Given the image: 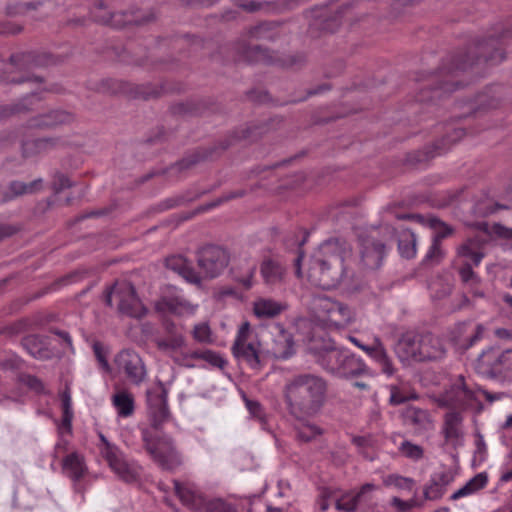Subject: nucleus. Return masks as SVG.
I'll list each match as a JSON object with an SVG mask.
<instances>
[{
  "label": "nucleus",
  "instance_id": "nucleus-1",
  "mask_svg": "<svg viewBox=\"0 0 512 512\" xmlns=\"http://www.w3.org/2000/svg\"><path fill=\"white\" fill-rule=\"evenodd\" d=\"M146 396L150 427L141 429L143 447L161 469L174 471L182 465V456L172 437L159 434L162 425L170 417L168 391L159 382L156 387L147 390Z\"/></svg>",
  "mask_w": 512,
  "mask_h": 512
},
{
  "label": "nucleus",
  "instance_id": "nucleus-2",
  "mask_svg": "<svg viewBox=\"0 0 512 512\" xmlns=\"http://www.w3.org/2000/svg\"><path fill=\"white\" fill-rule=\"evenodd\" d=\"M282 393L288 414L297 421H306L323 409L328 381L314 373L297 374L285 382Z\"/></svg>",
  "mask_w": 512,
  "mask_h": 512
},
{
  "label": "nucleus",
  "instance_id": "nucleus-3",
  "mask_svg": "<svg viewBox=\"0 0 512 512\" xmlns=\"http://www.w3.org/2000/svg\"><path fill=\"white\" fill-rule=\"evenodd\" d=\"M351 253L345 240L335 238L324 241L310 258L309 281L325 290L337 287L348 277L346 261Z\"/></svg>",
  "mask_w": 512,
  "mask_h": 512
},
{
  "label": "nucleus",
  "instance_id": "nucleus-4",
  "mask_svg": "<svg viewBox=\"0 0 512 512\" xmlns=\"http://www.w3.org/2000/svg\"><path fill=\"white\" fill-rule=\"evenodd\" d=\"M309 353L315 362L328 374L340 378L351 379L361 376H372V372L364 360L350 350L337 347L328 338L313 337L308 346Z\"/></svg>",
  "mask_w": 512,
  "mask_h": 512
},
{
  "label": "nucleus",
  "instance_id": "nucleus-5",
  "mask_svg": "<svg viewBox=\"0 0 512 512\" xmlns=\"http://www.w3.org/2000/svg\"><path fill=\"white\" fill-rule=\"evenodd\" d=\"M271 122L272 121H265L241 127L229 135L227 139L221 141L219 145H214L207 148H199L168 169L162 171V173H173L178 177V175L183 171L192 168L198 163L214 159L215 157L219 156L221 152L225 151L238 141H256L262 135L268 133L271 130Z\"/></svg>",
  "mask_w": 512,
  "mask_h": 512
},
{
  "label": "nucleus",
  "instance_id": "nucleus-6",
  "mask_svg": "<svg viewBox=\"0 0 512 512\" xmlns=\"http://www.w3.org/2000/svg\"><path fill=\"white\" fill-rule=\"evenodd\" d=\"M395 353L402 362L436 361L446 354L443 341L431 334L406 333L396 343Z\"/></svg>",
  "mask_w": 512,
  "mask_h": 512
},
{
  "label": "nucleus",
  "instance_id": "nucleus-7",
  "mask_svg": "<svg viewBox=\"0 0 512 512\" xmlns=\"http://www.w3.org/2000/svg\"><path fill=\"white\" fill-rule=\"evenodd\" d=\"M487 239L480 235L468 237L456 248L453 268L458 272L461 281L470 286L480 282L474 268L478 267L485 257L484 248Z\"/></svg>",
  "mask_w": 512,
  "mask_h": 512
},
{
  "label": "nucleus",
  "instance_id": "nucleus-8",
  "mask_svg": "<svg viewBox=\"0 0 512 512\" xmlns=\"http://www.w3.org/2000/svg\"><path fill=\"white\" fill-rule=\"evenodd\" d=\"M507 37L508 34L503 33L498 38L489 36L484 41L475 43L469 47L466 54L452 59L451 67L447 69V73L465 71L480 60L491 62L492 64L500 63L504 59L501 46L505 43Z\"/></svg>",
  "mask_w": 512,
  "mask_h": 512
},
{
  "label": "nucleus",
  "instance_id": "nucleus-9",
  "mask_svg": "<svg viewBox=\"0 0 512 512\" xmlns=\"http://www.w3.org/2000/svg\"><path fill=\"white\" fill-rule=\"evenodd\" d=\"M475 371L487 379L512 381V349L489 347L483 350L476 359Z\"/></svg>",
  "mask_w": 512,
  "mask_h": 512
},
{
  "label": "nucleus",
  "instance_id": "nucleus-10",
  "mask_svg": "<svg viewBox=\"0 0 512 512\" xmlns=\"http://www.w3.org/2000/svg\"><path fill=\"white\" fill-rule=\"evenodd\" d=\"M174 490L183 505L191 510L206 512H237L230 504L221 499L206 502L199 488L190 482L173 480Z\"/></svg>",
  "mask_w": 512,
  "mask_h": 512
},
{
  "label": "nucleus",
  "instance_id": "nucleus-11",
  "mask_svg": "<svg viewBox=\"0 0 512 512\" xmlns=\"http://www.w3.org/2000/svg\"><path fill=\"white\" fill-rule=\"evenodd\" d=\"M195 255L199 268L197 272L202 277V281L220 276L230 262V253L219 245H204L196 251Z\"/></svg>",
  "mask_w": 512,
  "mask_h": 512
},
{
  "label": "nucleus",
  "instance_id": "nucleus-12",
  "mask_svg": "<svg viewBox=\"0 0 512 512\" xmlns=\"http://www.w3.org/2000/svg\"><path fill=\"white\" fill-rule=\"evenodd\" d=\"M92 15L96 22L115 28H122L126 25H144L154 19L152 13H141L139 10L111 13L107 11L103 1L95 4Z\"/></svg>",
  "mask_w": 512,
  "mask_h": 512
},
{
  "label": "nucleus",
  "instance_id": "nucleus-13",
  "mask_svg": "<svg viewBox=\"0 0 512 512\" xmlns=\"http://www.w3.org/2000/svg\"><path fill=\"white\" fill-rule=\"evenodd\" d=\"M249 333V322L242 323L231 347V351L237 360L245 362L251 369L261 370L265 361L259 350L260 344L248 342Z\"/></svg>",
  "mask_w": 512,
  "mask_h": 512
},
{
  "label": "nucleus",
  "instance_id": "nucleus-14",
  "mask_svg": "<svg viewBox=\"0 0 512 512\" xmlns=\"http://www.w3.org/2000/svg\"><path fill=\"white\" fill-rule=\"evenodd\" d=\"M316 308L318 310V317L330 327L344 328L352 321L350 308L339 301L327 297L319 298Z\"/></svg>",
  "mask_w": 512,
  "mask_h": 512
},
{
  "label": "nucleus",
  "instance_id": "nucleus-15",
  "mask_svg": "<svg viewBox=\"0 0 512 512\" xmlns=\"http://www.w3.org/2000/svg\"><path fill=\"white\" fill-rule=\"evenodd\" d=\"M115 296L118 298V311L132 318H142L147 314L135 287L130 282L116 283Z\"/></svg>",
  "mask_w": 512,
  "mask_h": 512
},
{
  "label": "nucleus",
  "instance_id": "nucleus-16",
  "mask_svg": "<svg viewBox=\"0 0 512 512\" xmlns=\"http://www.w3.org/2000/svg\"><path fill=\"white\" fill-rule=\"evenodd\" d=\"M114 361L132 384L139 385L145 380L147 373L144 362L135 351L124 349L116 355Z\"/></svg>",
  "mask_w": 512,
  "mask_h": 512
},
{
  "label": "nucleus",
  "instance_id": "nucleus-17",
  "mask_svg": "<svg viewBox=\"0 0 512 512\" xmlns=\"http://www.w3.org/2000/svg\"><path fill=\"white\" fill-rule=\"evenodd\" d=\"M105 454V460L120 479L127 483L138 480L140 476V466L135 462L127 461L119 448H108Z\"/></svg>",
  "mask_w": 512,
  "mask_h": 512
},
{
  "label": "nucleus",
  "instance_id": "nucleus-18",
  "mask_svg": "<svg viewBox=\"0 0 512 512\" xmlns=\"http://www.w3.org/2000/svg\"><path fill=\"white\" fill-rule=\"evenodd\" d=\"M105 454V460L120 479L127 483L138 480L140 476V466L135 462L127 461L119 448H108Z\"/></svg>",
  "mask_w": 512,
  "mask_h": 512
},
{
  "label": "nucleus",
  "instance_id": "nucleus-19",
  "mask_svg": "<svg viewBox=\"0 0 512 512\" xmlns=\"http://www.w3.org/2000/svg\"><path fill=\"white\" fill-rule=\"evenodd\" d=\"M443 400L449 407L466 409L471 407L477 398L475 392L468 388L464 377L460 375L445 392Z\"/></svg>",
  "mask_w": 512,
  "mask_h": 512
},
{
  "label": "nucleus",
  "instance_id": "nucleus-20",
  "mask_svg": "<svg viewBox=\"0 0 512 512\" xmlns=\"http://www.w3.org/2000/svg\"><path fill=\"white\" fill-rule=\"evenodd\" d=\"M67 146L68 141L61 136L36 138L22 143V155L25 158H30L60 150Z\"/></svg>",
  "mask_w": 512,
  "mask_h": 512
},
{
  "label": "nucleus",
  "instance_id": "nucleus-21",
  "mask_svg": "<svg viewBox=\"0 0 512 512\" xmlns=\"http://www.w3.org/2000/svg\"><path fill=\"white\" fill-rule=\"evenodd\" d=\"M385 244L375 237L368 235L360 239V254L363 264L369 269L381 266L385 256Z\"/></svg>",
  "mask_w": 512,
  "mask_h": 512
},
{
  "label": "nucleus",
  "instance_id": "nucleus-22",
  "mask_svg": "<svg viewBox=\"0 0 512 512\" xmlns=\"http://www.w3.org/2000/svg\"><path fill=\"white\" fill-rule=\"evenodd\" d=\"M233 49L237 55L236 59L238 61H244L248 63L273 62V57L270 55L267 49H264L259 45L249 44L246 38H239L234 43Z\"/></svg>",
  "mask_w": 512,
  "mask_h": 512
},
{
  "label": "nucleus",
  "instance_id": "nucleus-23",
  "mask_svg": "<svg viewBox=\"0 0 512 512\" xmlns=\"http://www.w3.org/2000/svg\"><path fill=\"white\" fill-rule=\"evenodd\" d=\"M75 120L73 113L66 110H51L47 113L32 117L28 121L30 128L53 129L61 125H67Z\"/></svg>",
  "mask_w": 512,
  "mask_h": 512
},
{
  "label": "nucleus",
  "instance_id": "nucleus-24",
  "mask_svg": "<svg viewBox=\"0 0 512 512\" xmlns=\"http://www.w3.org/2000/svg\"><path fill=\"white\" fill-rule=\"evenodd\" d=\"M158 312H169L177 316L192 315L197 305L180 295L162 297L155 304Z\"/></svg>",
  "mask_w": 512,
  "mask_h": 512
},
{
  "label": "nucleus",
  "instance_id": "nucleus-25",
  "mask_svg": "<svg viewBox=\"0 0 512 512\" xmlns=\"http://www.w3.org/2000/svg\"><path fill=\"white\" fill-rule=\"evenodd\" d=\"M166 267L183 277L188 283L198 287L202 286V277L194 269L191 262L181 255L166 258Z\"/></svg>",
  "mask_w": 512,
  "mask_h": 512
},
{
  "label": "nucleus",
  "instance_id": "nucleus-26",
  "mask_svg": "<svg viewBox=\"0 0 512 512\" xmlns=\"http://www.w3.org/2000/svg\"><path fill=\"white\" fill-rule=\"evenodd\" d=\"M452 480L453 476L448 471L433 473L429 482L424 486V500L435 501L441 499Z\"/></svg>",
  "mask_w": 512,
  "mask_h": 512
},
{
  "label": "nucleus",
  "instance_id": "nucleus-27",
  "mask_svg": "<svg viewBox=\"0 0 512 512\" xmlns=\"http://www.w3.org/2000/svg\"><path fill=\"white\" fill-rule=\"evenodd\" d=\"M378 489L379 487L373 483H365L355 493L358 507L363 512H384L374 497V492Z\"/></svg>",
  "mask_w": 512,
  "mask_h": 512
},
{
  "label": "nucleus",
  "instance_id": "nucleus-28",
  "mask_svg": "<svg viewBox=\"0 0 512 512\" xmlns=\"http://www.w3.org/2000/svg\"><path fill=\"white\" fill-rule=\"evenodd\" d=\"M112 405L117 411L118 416L127 418L133 415L135 410V401L132 393L126 389H117L111 398Z\"/></svg>",
  "mask_w": 512,
  "mask_h": 512
},
{
  "label": "nucleus",
  "instance_id": "nucleus-29",
  "mask_svg": "<svg viewBox=\"0 0 512 512\" xmlns=\"http://www.w3.org/2000/svg\"><path fill=\"white\" fill-rule=\"evenodd\" d=\"M62 470L63 473L73 481H79L84 476L87 469L83 457L73 452L64 457Z\"/></svg>",
  "mask_w": 512,
  "mask_h": 512
},
{
  "label": "nucleus",
  "instance_id": "nucleus-30",
  "mask_svg": "<svg viewBox=\"0 0 512 512\" xmlns=\"http://www.w3.org/2000/svg\"><path fill=\"white\" fill-rule=\"evenodd\" d=\"M285 267L277 260L267 259L261 264V275L268 285H276L283 281Z\"/></svg>",
  "mask_w": 512,
  "mask_h": 512
},
{
  "label": "nucleus",
  "instance_id": "nucleus-31",
  "mask_svg": "<svg viewBox=\"0 0 512 512\" xmlns=\"http://www.w3.org/2000/svg\"><path fill=\"white\" fill-rule=\"evenodd\" d=\"M462 421L463 417L460 412L450 411L445 414L442 433L447 442L457 440L462 437Z\"/></svg>",
  "mask_w": 512,
  "mask_h": 512
},
{
  "label": "nucleus",
  "instance_id": "nucleus-32",
  "mask_svg": "<svg viewBox=\"0 0 512 512\" xmlns=\"http://www.w3.org/2000/svg\"><path fill=\"white\" fill-rule=\"evenodd\" d=\"M42 180L37 179L30 183L21 181H12L8 186V191L3 194L2 202L11 201L18 196L34 193L39 189Z\"/></svg>",
  "mask_w": 512,
  "mask_h": 512
},
{
  "label": "nucleus",
  "instance_id": "nucleus-33",
  "mask_svg": "<svg viewBox=\"0 0 512 512\" xmlns=\"http://www.w3.org/2000/svg\"><path fill=\"white\" fill-rule=\"evenodd\" d=\"M465 135V130L462 128L454 129L453 132L444 138L436 141L431 147H427L426 159L433 158L441 155L449 149L452 143L460 140Z\"/></svg>",
  "mask_w": 512,
  "mask_h": 512
},
{
  "label": "nucleus",
  "instance_id": "nucleus-34",
  "mask_svg": "<svg viewBox=\"0 0 512 512\" xmlns=\"http://www.w3.org/2000/svg\"><path fill=\"white\" fill-rule=\"evenodd\" d=\"M285 305L272 299H259L254 302V314L258 318H273L279 315L284 309Z\"/></svg>",
  "mask_w": 512,
  "mask_h": 512
},
{
  "label": "nucleus",
  "instance_id": "nucleus-35",
  "mask_svg": "<svg viewBox=\"0 0 512 512\" xmlns=\"http://www.w3.org/2000/svg\"><path fill=\"white\" fill-rule=\"evenodd\" d=\"M488 482V476L486 473H478L471 478L463 487L455 491L451 495L452 500L471 495L481 489H483Z\"/></svg>",
  "mask_w": 512,
  "mask_h": 512
},
{
  "label": "nucleus",
  "instance_id": "nucleus-36",
  "mask_svg": "<svg viewBox=\"0 0 512 512\" xmlns=\"http://www.w3.org/2000/svg\"><path fill=\"white\" fill-rule=\"evenodd\" d=\"M488 482V476L486 473H478L471 478L463 487L455 491L451 495L452 500L471 495L481 489H483Z\"/></svg>",
  "mask_w": 512,
  "mask_h": 512
},
{
  "label": "nucleus",
  "instance_id": "nucleus-37",
  "mask_svg": "<svg viewBox=\"0 0 512 512\" xmlns=\"http://www.w3.org/2000/svg\"><path fill=\"white\" fill-rule=\"evenodd\" d=\"M488 482V476L486 473H478L471 478L463 487L455 491L451 495L452 500L471 495L481 489H483Z\"/></svg>",
  "mask_w": 512,
  "mask_h": 512
},
{
  "label": "nucleus",
  "instance_id": "nucleus-38",
  "mask_svg": "<svg viewBox=\"0 0 512 512\" xmlns=\"http://www.w3.org/2000/svg\"><path fill=\"white\" fill-rule=\"evenodd\" d=\"M22 346L34 358L46 359L49 357V350L38 335H28L22 339Z\"/></svg>",
  "mask_w": 512,
  "mask_h": 512
},
{
  "label": "nucleus",
  "instance_id": "nucleus-39",
  "mask_svg": "<svg viewBox=\"0 0 512 512\" xmlns=\"http://www.w3.org/2000/svg\"><path fill=\"white\" fill-rule=\"evenodd\" d=\"M156 347L164 353H172L185 346L183 334L164 335L154 340Z\"/></svg>",
  "mask_w": 512,
  "mask_h": 512
},
{
  "label": "nucleus",
  "instance_id": "nucleus-40",
  "mask_svg": "<svg viewBox=\"0 0 512 512\" xmlns=\"http://www.w3.org/2000/svg\"><path fill=\"white\" fill-rule=\"evenodd\" d=\"M398 250L401 256L407 259L416 255V236L411 230L405 229L400 232Z\"/></svg>",
  "mask_w": 512,
  "mask_h": 512
},
{
  "label": "nucleus",
  "instance_id": "nucleus-41",
  "mask_svg": "<svg viewBox=\"0 0 512 512\" xmlns=\"http://www.w3.org/2000/svg\"><path fill=\"white\" fill-rule=\"evenodd\" d=\"M10 63L19 70L29 69L43 64V56L37 55L33 52L17 53L11 55Z\"/></svg>",
  "mask_w": 512,
  "mask_h": 512
},
{
  "label": "nucleus",
  "instance_id": "nucleus-42",
  "mask_svg": "<svg viewBox=\"0 0 512 512\" xmlns=\"http://www.w3.org/2000/svg\"><path fill=\"white\" fill-rule=\"evenodd\" d=\"M404 416L407 423L418 429H427L431 423L428 412L418 407H408Z\"/></svg>",
  "mask_w": 512,
  "mask_h": 512
},
{
  "label": "nucleus",
  "instance_id": "nucleus-43",
  "mask_svg": "<svg viewBox=\"0 0 512 512\" xmlns=\"http://www.w3.org/2000/svg\"><path fill=\"white\" fill-rule=\"evenodd\" d=\"M276 348L273 351V354L278 359H288L294 354L293 346V338L290 334L281 331L278 338L275 340Z\"/></svg>",
  "mask_w": 512,
  "mask_h": 512
},
{
  "label": "nucleus",
  "instance_id": "nucleus-44",
  "mask_svg": "<svg viewBox=\"0 0 512 512\" xmlns=\"http://www.w3.org/2000/svg\"><path fill=\"white\" fill-rule=\"evenodd\" d=\"M299 422L301 424L296 429V436L300 441L310 442L321 434V429L315 424L310 423L309 420Z\"/></svg>",
  "mask_w": 512,
  "mask_h": 512
},
{
  "label": "nucleus",
  "instance_id": "nucleus-45",
  "mask_svg": "<svg viewBox=\"0 0 512 512\" xmlns=\"http://www.w3.org/2000/svg\"><path fill=\"white\" fill-rule=\"evenodd\" d=\"M385 486H393L398 490L411 491L415 486V480L398 474H390L383 480Z\"/></svg>",
  "mask_w": 512,
  "mask_h": 512
},
{
  "label": "nucleus",
  "instance_id": "nucleus-46",
  "mask_svg": "<svg viewBox=\"0 0 512 512\" xmlns=\"http://www.w3.org/2000/svg\"><path fill=\"white\" fill-rule=\"evenodd\" d=\"M191 358L202 359L220 369H223L227 364L226 360L219 353L212 350L194 351L191 353Z\"/></svg>",
  "mask_w": 512,
  "mask_h": 512
},
{
  "label": "nucleus",
  "instance_id": "nucleus-47",
  "mask_svg": "<svg viewBox=\"0 0 512 512\" xmlns=\"http://www.w3.org/2000/svg\"><path fill=\"white\" fill-rule=\"evenodd\" d=\"M398 451L406 458L412 461H419L424 457V449L422 446L414 444L408 440H404L398 447Z\"/></svg>",
  "mask_w": 512,
  "mask_h": 512
},
{
  "label": "nucleus",
  "instance_id": "nucleus-48",
  "mask_svg": "<svg viewBox=\"0 0 512 512\" xmlns=\"http://www.w3.org/2000/svg\"><path fill=\"white\" fill-rule=\"evenodd\" d=\"M335 508L341 512H357L359 507L355 493L348 492L343 494L336 500Z\"/></svg>",
  "mask_w": 512,
  "mask_h": 512
},
{
  "label": "nucleus",
  "instance_id": "nucleus-49",
  "mask_svg": "<svg viewBox=\"0 0 512 512\" xmlns=\"http://www.w3.org/2000/svg\"><path fill=\"white\" fill-rule=\"evenodd\" d=\"M443 257L444 251L442 249V242L433 238L432 244L423 259V263L435 265L440 263Z\"/></svg>",
  "mask_w": 512,
  "mask_h": 512
},
{
  "label": "nucleus",
  "instance_id": "nucleus-50",
  "mask_svg": "<svg viewBox=\"0 0 512 512\" xmlns=\"http://www.w3.org/2000/svg\"><path fill=\"white\" fill-rule=\"evenodd\" d=\"M26 101H27V98H24L20 102H17L14 104L0 105V119L7 118V117H10L15 114L29 111Z\"/></svg>",
  "mask_w": 512,
  "mask_h": 512
},
{
  "label": "nucleus",
  "instance_id": "nucleus-51",
  "mask_svg": "<svg viewBox=\"0 0 512 512\" xmlns=\"http://www.w3.org/2000/svg\"><path fill=\"white\" fill-rule=\"evenodd\" d=\"M271 24L262 23L253 27H250L246 33L247 38L254 40H265L271 39L270 36Z\"/></svg>",
  "mask_w": 512,
  "mask_h": 512
},
{
  "label": "nucleus",
  "instance_id": "nucleus-52",
  "mask_svg": "<svg viewBox=\"0 0 512 512\" xmlns=\"http://www.w3.org/2000/svg\"><path fill=\"white\" fill-rule=\"evenodd\" d=\"M430 226L435 230L434 239L440 242L453 233V228L438 218H431Z\"/></svg>",
  "mask_w": 512,
  "mask_h": 512
},
{
  "label": "nucleus",
  "instance_id": "nucleus-53",
  "mask_svg": "<svg viewBox=\"0 0 512 512\" xmlns=\"http://www.w3.org/2000/svg\"><path fill=\"white\" fill-rule=\"evenodd\" d=\"M390 504L397 510V512H409L414 507H421L423 502L418 501L416 498L404 501L395 496L391 499Z\"/></svg>",
  "mask_w": 512,
  "mask_h": 512
},
{
  "label": "nucleus",
  "instance_id": "nucleus-54",
  "mask_svg": "<svg viewBox=\"0 0 512 512\" xmlns=\"http://www.w3.org/2000/svg\"><path fill=\"white\" fill-rule=\"evenodd\" d=\"M493 89L489 88L487 91L477 95L475 102L483 108H495L499 104V99L493 94Z\"/></svg>",
  "mask_w": 512,
  "mask_h": 512
},
{
  "label": "nucleus",
  "instance_id": "nucleus-55",
  "mask_svg": "<svg viewBox=\"0 0 512 512\" xmlns=\"http://www.w3.org/2000/svg\"><path fill=\"white\" fill-rule=\"evenodd\" d=\"M41 5H42L41 1L26 2V3H16L15 5H9L7 7V12H8L9 15L24 14L28 10H36Z\"/></svg>",
  "mask_w": 512,
  "mask_h": 512
},
{
  "label": "nucleus",
  "instance_id": "nucleus-56",
  "mask_svg": "<svg viewBox=\"0 0 512 512\" xmlns=\"http://www.w3.org/2000/svg\"><path fill=\"white\" fill-rule=\"evenodd\" d=\"M246 195V190L244 189H240V190H237V191H233V192H228V193H225L223 194L221 197L217 198L216 200L208 203L206 205V209H211V208H215L227 201H230V200H233V199H236V198H241L243 196Z\"/></svg>",
  "mask_w": 512,
  "mask_h": 512
},
{
  "label": "nucleus",
  "instance_id": "nucleus-57",
  "mask_svg": "<svg viewBox=\"0 0 512 512\" xmlns=\"http://www.w3.org/2000/svg\"><path fill=\"white\" fill-rule=\"evenodd\" d=\"M71 186L72 182L65 174L57 172L54 175L53 189L56 193H59L64 189L70 188Z\"/></svg>",
  "mask_w": 512,
  "mask_h": 512
},
{
  "label": "nucleus",
  "instance_id": "nucleus-58",
  "mask_svg": "<svg viewBox=\"0 0 512 512\" xmlns=\"http://www.w3.org/2000/svg\"><path fill=\"white\" fill-rule=\"evenodd\" d=\"M93 352L95 354V357L97 358V360L101 364V366L103 368H105L106 370H108L109 369V364H108V361H107V352H106L105 347L103 346V344L101 342L96 341V342L93 343Z\"/></svg>",
  "mask_w": 512,
  "mask_h": 512
},
{
  "label": "nucleus",
  "instance_id": "nucleus-59",
  "mask_svg": "<svg viewBox=\"0 0 512 512\" xmlns=\"http://www.w3.org/2000/svg\"><path fill=\"white\" fill-rule=\"evenodd\" d=\"M210 334L211 331L207 324H198L194 327L193 337L199 342H208Z\"/></svg>",
  "mask_w": 512,
  "mask_h": 512
},
{
  "label": "nucleus",
  "instance_id": "nucleus-60",
  "mask_svg": "<svg viewBox=\"0 0 512 512\" xmlns=\"http://www.w3.org/2000/svg\"><path fill=\"white\" fill-rule=\"evenodd\" d=\"M458 84L453 83L450 81H439L437 84V87H434L433 93L436 94V97L440 98L442 93L452 92L456 90ZM435 98V96L431 97L430 99Z\"/></svg>",
  "mask_w": 512,
  "mask_h": 512
},
{
  "label": "nucleus",
  "instance_id": "nucleus-61",
  "mask_svg": "<svg viewBox=\"0 0 512 512\" xmlns=\"http://www.w3.org/2000/svg\"><path fill=\"white\" fill-rule=\"evenodd\" d=\"M26 328L25 321H18L10 326H7L3 329L2 333L8 336H15L22 333Z\"/></svg>",
  "mask_w": 512,
  "mask_h": 512
},
{
  "label": "nucleus",
  "instance_id": "nucleus-62",
  "mask_svg": "<svg viewBox=\"0 0 512 512\" xmlns=\"http://www.w3.org/2000/svg\"><path fill=\"white\" fill-rule=\"evenodd\" d=\"M26 385L30 389H32L38 393L44 392V389H45L43 382L38 377L32 376V375H28L26 377Z\"/></svg>",
  "mask_w": 512,
  "mask_h": 512
},
{
  "label": "nucleus",
  "instance_id": "nucleus-63",
  "mask_svg": "<svg viewBox=\"0 0 512 512\" xmlns=\"http://www.w3.org/2000/svg\"><path fill=\"white\" fill-rule=\"evenodd\" d=\"M248 97L255 102L264 103L269 101V95L266 91L252 90L248 93Z\"/></svg>",
  "mask_w": 512,
  "mask_h": 512
},
{
  "label": "nucleus",
  "instance_id": "nucleus-64",
  "mask_svg": "<svg viewBox=\"0 0 512 512\" xmlns=\"http://www.w3.org/2000/svg\"><path fill=\"white\" fill-rule=\"evenodd\" d=\"M18 231L16 226L0 223V241L14 235Z\"/></svg>",
  "mask_w": 512,
  "mask_h": 512
}]
</instances>
